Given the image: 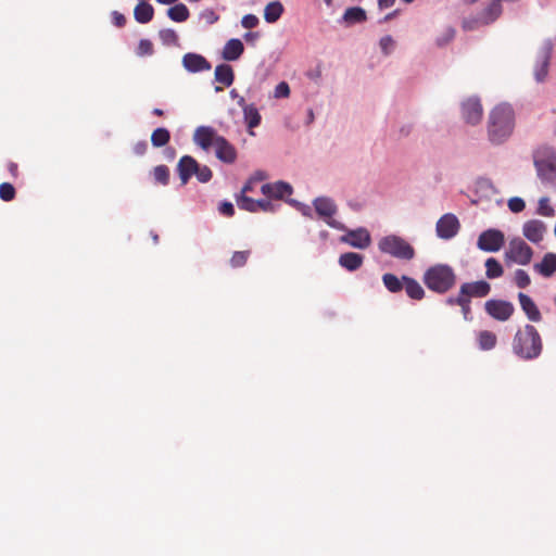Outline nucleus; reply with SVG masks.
I'll return each instance as SVG.
<instances>
[{"mask_svg": "<svg viewBox=\"0 0 556 556\" xmlns=\"http://www.w3.org/2000/svg\"><path fill=\"white\" fill-rule=\"evenodd\" d=\"M113 24L117 27H123L126 24V17L118 11L112 12Z\"/></svg>", "mask_w": 556, "mask_h": 556, "instance_id": "4d7b16f0", "label": "nucleus"}, {"mask_svg": "<svg viewBox=\"0 0 556 556\" xmlns=\"http://www.w3.org/2000/svg\"><path fill=\"white\" fill-rule=\"evenodd\" d=\"M456 279L454 269L447 264L430 266L422 276L426 287L438 294L448 292L455 286Z\"/></svg>", "mask_w": 556, "mask_h": 556, "instance_id": "20e7f679", "label": "nucleus"}, {"mask_svg": "<svg viewBox=\"0 0 556 556\" xmlns=\"http://www.w3.org/2000/svg\"><path fill=\"white\" fill-rule=\"evenodd\" d=\"M515 128V113L507 103L496 105L489 114L488 137L492 144L504 143Z\"/></svg>", "mask_w": 556, "mask_h": 556, "instance_id": "f257e3e1", "label": "nucleus"}, {"mask_svg": "<svg viewBox=\"0 0 556 556\" xmlns=\"http://www.w3.org/2000/svg\"><path fill=\"white\" fill-rule=\"evenodd\" d=\"M508 207L513 213H520L526 207V202L519 197H514L508 200Z\"/></svg>", "mask_w": 556, "mask_h": 556, "instance_id": "8fccbe9b", "label": "nucleus"}, {"mask_svg": "<svg viewBox=\"0 0 556 556\" xmlns=\"http://www.w3.org/2000/svg\"><path fill=\"white\" fill-rule=\"evenodd\" d=\"M244 52V45L239 38L229 39L222 51V58L227 62H233L241 58Z\"/></svg>", "mask_w": 556, "mask_h": 556, "instance_id": "b1692460", "label": "nucleus"}, {"mask_svg": "<svg viewBox=\"0 0 556 556\" xmlns=\"http://www.w3.org/2000/svg\"><path fill=\"white\" fill-rule=\"evenodd\" d=\"M458 306L460 307L464 320L471 321L473 319L471 313V301L463 298Z\"/></svg>", "mask_w": 556, "mask_h": 556, "instance_id": "de8ad7c7", "label": "nucleus"}, {"mask_svg": "<svg viewBox=\"0 0 556 556\" xmlns=\"http://www.w3.org/2000/svg\"><path fill=\"white\" fill-rule=\"evenodd\" d=\"M553 45L549 40L545 41L536 54L534 65V79L536 83H543L548 74V67L552 56Z\"/></svg>", "mask_w": 556, "mask_h": 556, "instance_id": "f8f14e48", "label": "nucleus"}, {"mask_svg": "<svg viewBox=\"0 0 556 556\" xmlns=\"http://www.w3.org/2000/svg\"><path fill=\"white\" fill-rule=\"evenodd\" d=\"M249 179H252L253 182L261 181L266 179V174L263 170H256Z\"/></svg>", "mask_w": 556, "mask_h": 556, "instance_id": "69168bd1", "label": "nucleus"}, {"mask_svg": "<svg viewBox=\"0 0 556 556\" xmlns=\"http://www.w3.org/2000/svg\"><path fill=\"white\" fill-rule=\"evenodd\" d=\"M218 212L226 217H232L236 212L235 205L228 200H223L218 204Z\"/></svg>", "mask_w": 556, "mask_h": 556, "instance_id": "09e8293b", "label": "nucleus"}, {"mask_svg": "<svg viewBox=\"0 0 556 556\" xmlns=\"http://www.w3.org/2000/svg\"><path fill=\"white\" fill-rule=\"evenodd\" d=\"M394 40L390 35L383 36L380 38L379 45L383 54L388 55L391 52Z\"/></svg>", "mask_w": 556, "mask_h": 556, "instance_id": "5fc2aeb1", "label": "nucleus"}, {"mask_svg": "<svg viewBox=\"0 0 556 556\" xmlns=\"http://www.w3.org/2000/svg\"><path fill=\"white\" fill-rule=\"evenodd\" d=\"M460 229V223L457 216L453 213L442 215L435 225V232L440 239L451 240Z\"/></svg>", "mask_w": 556, "mask_h": 556, "instance_id": "9b49d317", "label": "nucleus"}, {"mask_svg": "<svg viewBox=\"0 0 556 556\" xmlns=\"http://www.w3.org/2000/svg\"><path fill=\"white\" fill-rule=\"evenodd\" d=\"M154 15L153 7L147 1H140L134 10V17L140 24L149 23Z\"/></svg>", "mask_w": 556, "mask_h": 556, "instance_id": "c85d7f7f", "label": "nucleus"}, {"mask_svg": "<svg viewBox=\"0 0 556 556\" xmlns=\"http://www.w3.org/2000/svg\"><path fill=\"white\" fill-rule=\"evenodd\" d=\"M533 269L544 278H551L556 273V253L547 252L543 255L541 262L533 265Z\"/></svg>", "mask_w": 556, "mask_h": 556, "instance_id": "5701e85b", "label": "nucleus"}, {"mask_svg": "<svg viewBox=\"0 0 556 556\" xmlns=\"http://www.w3.org/2000/svg\"><path fill=\"white\" fill-rule=\"evenodd\" d=\"M459 290L463 298L472 301V299L488 296L491 292V285L485 280L464 282L460 285Z\"/></svg>", "mask_w": 556, "mask_h": 556, "instance_id": "4468645a", "label": "nucleus"}, {"mask_svg": "<svg viewBox=\"0 0 556 556\" xmlns=\"http://www.w3.org/2000/svg\"><path fill=\"white\" fill-rule=\"evenodd\" d=\"M199 162L191 155H184L178 161L176 172L181 181V186L189 182L192 176L195 175Z\"/></svg>", "mask_w": 556, "mask_h": 556, "instance_id": "6ab92c4d", "label": "nucleus"}, {"mask_svg": "<svg viewBox=\"0 0 556 556\" xmlns=\"http://www.w3.org/2000/svg\"><path fill=\"white\" fill-rule=\"evenodd\" d=\"M289 94H290V87L287 81H280L275 87V92H274L275 98H277V99L287 98V97H289Z\"/></svg>", "mask_w": 556, "mask_h": 556, "instance_id": "603ef678", "label": "nucleus"}, {"mask_svg": "<svg viewBox=\"0 0 556 556\" xmlns=\"http://www.w3.org/2000/svg\"><path fill=\"white\" fill-rule=\"evenodd\" d=\"M546 231V225L540 219H531L523 224L522 233L532 243H539L543 240Z\"/></svg>", "mask_w": 556, "mask_h": 556, "instance_id": "412c9836", "label": "nucleus"}, {"mask_svg": "<svg viewBox=\"0 0 556 556\" xmlns=\"http://www.w3.org/2000/svg\"><path fill=\"white\" fill-rule=\"evenodd\" d=\"M504 233L494 228H490L480 233L477 247L484 252H497L504 245Z\"/></svg>", "mask_w": 556, "mask_h": 556, "instance_id": "1a4fd4ad", "label": "nucleus"}, {"mask_svg": "<svg viewBox=\"0 0 556 556\" xmlns=\"http://www.w3.org/2000/svg\"><path fill=\"white\" fill-rule=\"evenodd\" d=\"M261 191L267 198L282 200L286 195L293 193V188L289 182L278 180L276 182L264 184L261 187Z\"/></svg>", "mask_w": 556, "mask_h": 556, "instance_id": "a211bd4d", "label": "nucleus"}, {"mask_svg": "<svg viewBox=\"0 0 556 556\" xmlns=\"http://www.w3.org/2000/svg\"><path fill=\"white\" fill-rule=\"evenodd\" d=\"M482 114L483 109L478 97H470L462 103V116L467 124H479Z\"/></svg>", "mask_w": 556, "mask_h": 556, "instance_id": "ddd939ff", "label": "nucleus"}, {"mask_svg": "<svg viewBox=\"0 0 556 556\" xmlns=\"http://www.w3.org/2000/svg\"><path fill=\"white\" fill-rule=\"evenodd\" d=\"M153 178L156 184L167 186L169 184V168L166 165H157L153 168Z\"/></svg>", "mask_w": 556, "mask_h": 556, "instance_id": "c9c22d12", "label": "nucleus"}, {"mask_svg": "<svg viewBox=\"0 0 556 556\" xmlns=\"http://www.w3.org/2000/svg\"><path fill=\"white\" fill-rule=\"evenodd\" d=\"M250 255V251H236L230 258V265L233 268L242 267Z\"/></svg>", "mask_w": 556, "mask_h": 556, "instance_id": "c03bdc74", "label": "nucleus"}, {"mask_svg": "<svg viewBox=\"0 0 556 556\" xmlns=\"http://www.w3.org/2000/svg\"><path fill=\"white\" fill-rule=\"evenodd\" d=\"M255 207H256V212L257 211L275 212L277 206L267 199H258L255 202Z\"/></svg>", "mask_w": 556, "mask_h": 556, "instance_id": "864d4df0", "label": "nucleus"}, {"mask_svg": "<svg viewBox=\"0 0 556 556\" xmlns=\"http://www.w3.org/2000/svg\"><path fill=\"white\" fill-rule=\"evenodd\" d=\"M339 265L348 271H356L364 263V256L356 252H345L339 256Z\"/></svg>", "mask_w": 556, "mask_h": 556, "instance_id": "a878e982", "label": "nucleus"}, {"mask_svg": "<svg viewBox=\"0 0 556 556\" xmlns=\"http://www.w3.org/2000/svg\"><path fill=\"white\" fill-rule=\"evenodd\" d=\"M314 121H315V114H314L313 109H311V108H309V109H307V111H306L305 125H306V126H309V125H312V124L314 123Z\"/></svg>", "mask_w": 556, "mask_h": 556, "instance_id": "338daca9", "label": "nucleus"}, {"mask_svg": "<svg viewBox=\"0 0 556 556\" xmlns=\"http://www.w3.org/2000/svg\"><path fill=\"white\" fill-rule=\"evenodd\" d=\"M159 37L164 46H176L178 45V35L172 28H164L159 31Z\"/></svg>", "mask_w": 556, "mask_h": 556, "instance_id": "4c0bfd02", "label": "nucleus"}, {"mask_svg": "<svg viewBox=\"0 0 556 556\" xmlns=\"http://www.w3.org/2000/svg\"><path fill=\"white\" fill-rule=\"evenodd\" d=\"M514 354L523 361L538 358L543 350L542 338L533 325L527 324L517 330L511 343Z\"/></svg>", "mask_w": 556, "mask_h": 556, "instance_id": "f03ea898", "label": "nucleus"}, {"mask_svg": "<svg viewBox=\"0 0 556 556\" xmlns=\"http://www.w3.org/2000/svg\"><path fill=\"white\" fill-rule=\"evenodd\" d=\"M514 282L520 289H526L530 286L531 279L525 269H516L514 274Z\"/></svg>", "mask_w": 556, "mask_h": 556, "instance_id": "58836bf2", "label": "nucleus"}, {"mask_svg": "<svg viewBox=\"0 0 556 556\" xmlns=\"http://www.w3.org/2000/svg\"><path fill=\"white\" fill-rule=\"evenodd\" d=\"M148 149V143L146 140H141V141H138L135 146H134V152L137 154V155H143L146 153Z\"/></svg>", "mask_w": 556, "mask_h": 556, "instance_id": "bf43d9fd", "label": "nucleus"}, {"mask_svg": "<svg viewBox=\"0 0 556 556\" xmlns=\"http://www.w3.org/2000/svg\"><path fill=\"white\" fill-rule=\"evenodd\" d=\"M253 181L249 179L242 187L241 191L238 194H247L248 192L253 190Z\"/></svg>", "mask_w": 556, "mask_h": 556, "instance_id": "774afa93", "label": "nucleus"}, {"mask_svg": "<svg viewBox=\"0 0 556 556\" xmlns=\"http://www.w3.org/2000/svg\"><path fill=\"white\" fill-rule=\"evenodd\" d=\"M463 299V295H462V292L460 290L458 291V294L457 295H450L445 299V304L447 306H458L460 301Z\"/></svg>", "mask_w": 556, "mask_h": 556, "instance_id": "13d9d810", "label": "nucleus"}, {"mask_svg": "<svg viewBox=\"0 0 556 556\" xmlns=\"http://www.w3.org/2000/svg\"><path fill=\"white\" fill-rule=\"evenodd\" d=\"M485 276L489 279H495L503 275L504 268L502 264L494 257H490L485 261Z\"/></svg>", "mask_w": 556, "mask_h": 556, "instance_id": "f704fd0d", "label": "nucleus"}, {"mask_svg": "<svg viewBox=\"0 0 556 556\" xmlns=\"http://www.w3.org/2000/svg\"><path fill=\"white\" fill-rule=\"evenodd\" d=\"M412 130H413V125L406 124V125H403L400 127L399 132H400L401 137H407L410 135Z\"/></svg>", "mask_w": 556, "mask_h": 556, "instance_id": "0e129e2a", "label": "nucleus"}, {"mask_svg": "<svg viewBox=\"0 0 556 556\" xmlns=\"http://www.w3.org/2000/svg\"><path fill=\"white\" fill-rule=\"evenodd\" d=\"M201 17L206 21L207 24L213 25L219 20V15L215 13L213 9H205L201 12Z\"/></svg>", "mask_w": 556, "mask_h": 556, "instance_id": "6e6d98bb", "label": "nucleus"}, {"mask_svg": "<svg viewBox=\"0 0 556 556\" xmlns=\"http://www.w3.org/2000/svg\"><path fill=\"white\" fill-rule=\"evenodd\" d=\"M260 37L261 34L258 31H248L243 35V39L250 43H253L254 41L258 40Z\"/></svg>", "mask_w": 556, "mask_h": 556, "instance_id": "680f3d73", "label": "nucleus"}, {"mask_svg": "<svg viewBox=\"0 0 556 556\" xmlns=\"http://www.w3.org/2000/svg\"><path fill=\"white\" fill-rule=\"evenodd\" d=\"M518 301L520 304V307L527 318L532 323H539L542 320V314L535 304V302L532 300V298L523 292L518 293Z\"/></svg>", "mask_w": 556, "mask_h": 556, "instance_id": "4be33fe9", "label": "nucleus"}, {"mask_svg": "<svg viewBox=\"0 0 556 556\" xmlns=\"http://www.w3.org/2000/svg\"><path fill=\"white\" fill-rule=\"evenodd\" d=\"M238 105L242 109L243 119L247 125L248 131L251 136H254L253 129L258 127L262 123V116L258 109L254 103L248 104L244 98H240Z\"/></svg>", "mask_w": 556, "mask_h": 556, "instance_id": "2eb2a0df", "label": "nucleus"}, {"mask_svg": "<svg viewBox=\"0 0 556 556\" xmlns=\"http://www.w3.org/2000/svg\"><path fill=\"white\" fill-rule=\"evenodd\" d=\"M381 253L402 261H410L415 257V249L404 238L397 235H388L378 242Z\"/></svg>", "mask_w": 556, "mask_h": 556, "instance_id": "39448f33", "label": "nucleus"}, {"mask_svg": "<svg viewBox=\"0 0 556 556\" xmlns=\"http://www.w3.org/2000/svg\"><path fill=\"white\" fill-rule=\"evenodd\" d=\"M402 280L404 282L405 292L408 298L417 301H420L425 298V290L415 278L403 275Z\"/></svg>", "mask_w": 556, "mask_h": 556, "instance_id": "cd10ccee", "label": "nucleus"}, {"mask_svg": "<svg viewBox=\"0 0 556 556\" xmlns=\"http://www.w3.org/2000/svg\"><path fill=\"white\" fill-rule=\"evenodd\" d=\"M236 202L240 210L251 212V213L256 212V207H255L256 200L248 197L247 194H236Z\"/></svg>", "mask_w": 556, "mask_h": 556, "instance_id": "e433bc0d", "label": "nucleus"}, {"mask_svg": "<svg viewBox=\"0 0 556 556\" xmlns=\"http://www.w3.org/2000/svg\"><path fill=\"white\" fill-rule=\"evenodd\" d=\"M287 203L298 210L303 216L313 218V210L308 204L300 202L295 199H288Z\"/></svg>", "mask_w": 556, "mask_h": 556, "instance_id": "a19ab883", "label": "nucleus"}, {"mask_svg": "<svg viewBox=\"0 0 556 556\" xmlns=\"http://www.w3.org/2000/svg\"><path fill=\"white\" fill-rule=\"evenodd\" d=\"M163 154H164L165 159H167L168 161H172L176 156V150L173 147L165 146V149L163 150Z\"/></svg>", "mask_w": 556, "mask_h": 556, "instance_id": "e2e57ef3", "label": "nucleus"}, {"mask_svg": "<svg viewBox=\"0 0 556 556\" xmlns=\"http://www.w3.org/2000/svg\"><path fill=\"white\" fill-rule=\"evenodd\" d=\"M345 233L340 237V242L349 244L354 249L365 250L371 244L370 232L365 227L343 230Z\"/></svg>", "mask_w": 556, "mask_h": 556, "instance_id": "9d476101", "label": "nucleus"}, {"mask_svg": "<svg viewBox=\"0 0 556 556\" xmlns=\"http://www.w3.org/2000/svg\"><path fill=\"white\" fill-rule=\"evenodd\" d=\"M312 204L318 218L324 220L329 227L337 230H346V226L343 223L333 218L338 213V205L332 198L326 195L317 197L313 200Z\"/></svg>", "mask_w": 556, "mask_h": 556, "instance_id": "423d86ee", "label": "nucleus"}, {"mask_svg": "<svg viewBox=\"0 0 556 556\" xmlns=\"http://www.w3.org/2000/svg\"><path fill=\"white\" fill-rule=\"evenodd\" d=\"M215 155L226 164H232L237 160L236 148L223 136L215 139Z\"/></svg>", "mask_w": 556, "mask_h": 556, "instance_id": "f3484780", "label": "nucleus"}, {"mask_svg": "<svg viewBox=\"0 0 556 556\" xmlns=\"http://www.w3.org/2000/svg\"><path fill=\"white\" fill-rule=\"evenodd\" d=\"M182 66L189 73H201L205 71H210L212 65L211 63L199 53L188 52L182 56Z\"/></svg>", "mask_w": 556, "mask_h": 556, "instance_id": "dca6fc26", "label": "nucleus"}, {"mask_svg": "<svg viewBox=\"0 0 556 556\" xmlns=\"http://www.w3.org/2000/svg\"><path fill=\"white\" fill-rule=\"evenodd\" d=\"M153 51V45L149 39H140L137 48L138 55H152Z\"/></svg>", "mask_w": 556, "mask_h": 556, "instance_id": "a18cd8bd", "label": "nucleus"}, {"mask_svg": "<svg viewBox=\"0 0 556 556\" xmlns=\"http://www.w3.org/2000/svg\"><path fill=\"white\" fill-rule=\"evenodd\" d=\"M220 137L217 131L211 126H199L193 135V141L201 149L207 151L213 144L215 139Z\"/></svg>", "mask_w": 556, "mask_h": 556, "instance_id": "aec40b11", "label": "nucleus"}, {"mask_svg": "<svg viewBox=\"0 0 556 556\" xmlns=\"http://www.w3.org/2000/svg\"><path fill=\"white\" fill-rule=\"evenodd\" d=\"M306 75L311 80L318 83L319 79L321 78V70L319 67H316L315 70L308 71Z\"/></svg>", "mask_w": 556, "mask_h": 556, "instance_id": "052dcab7", "label": "nucleus"}, {"mask_svg": "<svg viewBox=\"0 0 556 556\" xmlns=\"http://www.w3.org/2000/svg\"><path fill=\"white\" fill-rule=\"evenodd\" d=\"M382 282L388 291L391 293L401 292L404 288L402 277L399 278L396 275L387 273L382 275Z\"/></svg>", "mask_w": 556, "mask_h": 556, "instance_id": "2f4dec72", "label": "nucleus"}, {"mask_svg": "<svg viewBox=\"0 0 556 556\" xmlns=\"http://www.w3.org/2000/svg\"><path fill=\"white\" fill-rule=\"evenodd\" d=\"M497 342L496 334L489 330H482L478 334V344L480 350L490 351L495 348Z\"/></svg>", "mask_w": 556, "mask_h": 556, "instance_id": "473e14b6", "label": "nucleus"}, {"mask_svg": "<svg viewBox=\"0 0 556 556\" xmlns=\"http://www.w3.org/2000/svg\"><path fill=\"white\" fill-rule=\"evenodd\" d=\"M214 79L226 87H230L235 81V73L231 65L227 63L218 64L215 67Z\"/></svg>", "mask_w": 556, "mask_h": 556, "instance_id": "bb28decb", "label": "nucleus"}, {"mask_svg": "<svg viewBox=\"0 0 556 556\" xmlns=\"http://www.w3.org/2000/svg\"><path fill=\"white\" fill-rule=\"evenodd\" d=\"M167 16L176 23H182L187 21L190 16L189 9L184 3H177L173 7H170L167 12Z\"/></svg>", "mask_w": 556, "mask_h": 556, "instance_id": "7c9ffc66", "label": "nucleus"}, {"mask_svg": "<svg viewBox=\"0 0 556 556\" xmlns=\"http://www.w3.org/2000/svg\"><path fill=\"white\" fill-rule=\"evenodd\" d=\"M536 213L544 217H553L555 215L554 207L549 204V199L543 197L539 200Z\"/></svg>", "mask_w": 556, "mask_h": 556, "instance_id": "ea45409f", "label": "nucleus"}, {"mask_svg": "<svg viewBox=\"0 0 556 556\" xmlns=\"http://www.w3.org/2000/svg\"><path fill=\"white\" fill-rule=\"evenodd\" d=\"M199 182L206 184L211 181L213 177V172L207 165H201L199 163L197 173L194 175Z\"/></svg>", "mask_w": 556, "mask_h": 556, "instance_id": "37998d69", "label": "nucleus"}, {"mask_svg": "<svg viewBox=\"0 0 556 556\" xmlns=\"http://www.w3.org/2000/svg\"><path fill=\"white\" fill-rule=\"evenodd\" d=\"M367 13L361 7H351L348 8L342 17L339 20L340 24H344L346 27L353 26L355 24H361L366 22Z\"/></svg>", "mask_w": 556, "mask_h": 556, "instance_id": "393cba45", "label": "nucleus"}, {"mask_svg": "<svg viewBox=\"0 0 556 556\" xmlns=\"http://www.w3.org/2000/svg\"><path fill=\"white\" fill-rule=\"evenodd\" d=\"M484 311L493 319L506 321L513 316L515 306L507 300L490 299L484 303Z\"/></svg>", "mask_w": 556, "mask_h": 556, "instance_id": "6e6552de", "label": "nucleus"}, {"mask_svg": "<svg viewBox=\"0 0 556 556\" xmlns=\"http://www.w3.org/2000/svg\"><path fill=\"white\" fill-rule=\"evenodd\" d=\"M454 37H455V29L452 27H448L445 29V31L441 36H439L435 39V43L438 47H444L450 41H452Z\"/></svg>", "mask_w": 556, "mask_h": 556, "instance_id": "49530a36", "label": "nucleus"}, {"mask_svg": "<svg viewBox=\"0 0 556 556\" xmlns=\"http://www.w3.org/2000/svg\"><path fill=\"white\" fill-rule=\"evenodd\" d=\"M283 12H285V8L280 1H278V0L271 1L264 9V20L268 24H274L281 17Z\"/></svg>", "mask_w": 556, "mask_h": 556, "instance_id": "c756f323", "label": "nucleus"}, {"mask_svg": "<svg viewBox=\"0 0 556 556\" xmlns=\"http://www.w3.org/2000/svg\"><path fill=\"white\" fill-rule=\"evenodd\" d=\"M170 140V132L165 127H157L152 131L151 143L155 148L165 147Z\"/></svg>", "mask_w": 556, "mask_h": 556, "instance_id": "72a5a7b5", "label": "nucleus"}, {"mask_svg": "<svg viewBox=\"0 0 556 556\" xmlns=\"http://www.w3.org/2000/svg\"><path fill=\"white\" fill-rule=\"evenodd\" d=\"M532 256V248L521 238L511 239L509 241L508 250L505 252L506 260L522 266L530 264Z\"/></svg>", "mask_w": 556, "mask_h": 556, "instance_id": "0eeeda50", "label": "nucleus"}, {"mask_svg": "<svg viewBox=\"0 0 556 556\" xmlns=\"http://www.w3.org/2000/svg\"><path fill=\"white\" fill-rule=\"evenodd\" d=\"M536 177L543 186L556 188V150L542 144L532 151Z\"/></svg>", "mask_w": 556, "mask_h": 556, "instance_id": "7ed1b4c3", "label": "nucleus"}, {"mask_svg": "<svg viewBox=\"0 0 556 556\" xmlns=\"http://www.w3.org/2000/svg\"><path fill=\"white\" fill-rule=\"evenodd\" d=\"M16 191L12 184L2 182L0 184V199L2 201L9 202L15 198Z\"/></svg>", "mask_w": 556, "mask_h": 556, "instance_id": "79ce46f5", "label": "nucleus"}, {"mask_svg": "<svg viewBox=\"0 0 556 556\" xmlns=\"http://www.w3.org/2000/svg\"><path fill=\"white\" fill-rule=\"evenodd\" d=\"M260 23V20L256 15L254 14H245L242 18H241V26L243 28H247V29H253L255 28Z\"/></svg>", "mask_w": 556, "mask_h": 556, "instance_id": "3c124183", "label": "nucleus"}]
</instances>
